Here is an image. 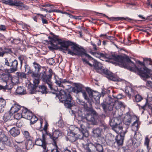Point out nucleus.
Listing matches in <instances>:
<instances>
[{
    "label": "nucleus",
    "mask_w": 152,
    "mask_h": 152,
    "mask_svg": "<svg viewBox=\"0 0 152 152\" xmlns=\"http://www.w3.org/2000/svg\"><path fill=\"white\" fill-rule=\"evenodd\" d=\"M14 117L15 118L17 119H20L21 118L23 117V116H22V113H19L15 114L14 115Z\"/></svg>",
    "instance_id": "864d4df0"
},
{
    "label": "nucleus",
    "mask_w": 152,
    "mask_h": 152,
    "mask_svg": "<svg viewBox=\"0 0 152 152\" xmlns=\"http://www.w3.org/2000/svg\"><path fill=\"white\" fill-rule=\"evenodd\" d=\"M42 139L40 138L37 139L35 141V145L40 146H42L43 149L45 150L46 149V143L45 141L44 134H42Z\"/></svg>",
    "instance_id": "4468645a"
},
{
    "label": "nucleus",
    "mask_w": 152,
    "mask_h": 152,
    "mask_svg": "<svg viewBox=\"0 0 152 152\" xmlns=\"http://www.w3.org/2000/svg\"><path fill=\"white\" fill-rule=\"evenodd\" d=\"M50 44L51 47H49V49L52 48L57 49L59 48L67 51L68 54L72 56H80L84 64H87L91 66H92V65L87 61L86 58H87L88 59H91L92 58L86 53L84 50L80 49L77 45H74L72 42L62 41L58 38L53 39Z\"/></svg>",
    "instance_id": "f257e3e1"
},
{
    "label": "nucleus",
    "mask_w": 152,
    "mask_h": 152,
    "mask_svg": "<svg viewBox=\"0 0 152 152\" xmlns=\"http://www.w3.org/2000/svg\"><path fill=\"white\" fill-rule=\"evenodd\" d=\"M82 92V93L84 99L86 100H88L89 98L86 94V92L85 91H83Z\"/></svg>",
    "instance_id": "6e6d98bb"
},
{
    "label": "nucleus",
    "mask_w": 152,
    "mask_h": 152,
    "mask_svg": "<svg viewBox=\"0 0 152 152\" xmlns=\"http://www.w3.org/2000/svg\"><path fill=\"white\" fill-rule=\"evenodd\" d=\"M133 117L128 113H126L124 117V122L125 124L129 125L133 121Z\"/></svg>",
    "instance_id": "a211bd4d"
},
{
    "label": "nucleus",
    "mask_w": 152,
    "mask_h": 152,
    "mask_svg": "<svg viewBox=\"0 0 152 152\" xmlns=\"http://www.w3.org/2000/svg\"><path fill=\"white\" fill-rule=\"evenodd\" d=\"M58 92L56 96L58 97L60 102L64 103L66 108L71 109L74 104L72 101V98L70 93L66 92L62 89L60 90Z\"/></svg>",
    "instance_id": "20e7f679"
},
{
    "label": "nucleus",
    "mask_w": 152,
    "mask_h": 152,
    "mask_svg": "<svg viewBox=\"0 0 152 152\" xmlns=\"http://www.w3.org/2000/svg\"><path fill=\"white\" fill-rule=\"evenodd\" d=\"M103 73L106 75V77L109 79L114 81H119L118 77L115 75L112 72L107 69H104L103 70Z\"/></svg>",
    "instance_id": "f8f14e48"
},
{
    "label": "nucleus",
    "mask_w": 152,
    "mask_h": 152,
    "mask_svg": "<svg viewBox=\"0 0 152 152\" xmlns=\"http://www.w3.org/2000/svg\"><path fill=\"white\" fill-rule=\"evenodd\" d=\"M16 93L19 95H23L26 93V91L23 87H18L16 90Z\"/></svg>",
    "instance_id": "7c9ffc66"
},
{
    "label": "nucleus",
    "mask_w": 152,
    "mask_h": 152,
    "mask_svg": "<svg viewBox=\"0 0 152 152\" xmlns=\"http://www.w3.org/2000/svg\"><path fill=\"white\" fill-rule=\"evenodd\" d=\"M46 134L53 141V145L57 147L56 140L59 136L61 135V132L59 130L57 129L54 131L52 133L46 132Z\"/></svg>",
    "instance_id": "9d476101"
},
{
    "label": "nucleus",
    "mask_w": 152,
    "mask_h": 152,
    "mask_svg": "<svg viewBox=\"0 0 152 152\" xmlns=\"http://www.w3.org/2000/svg\"><path fill=\"white\" fill-rule=\"evenodd\" d=\"M126 132H124L123 133L118 134L115 138V142L118 146H122L123 145L124 137Z\"/></svg>",
    "instance_id": "ddd939ff"
},
{
    "label": "nucleus",
    "mask_w": 152,
    "mask_h": 152,
    "mask_svg": "<svg viewBox=\"0 0 152 152\" xmlns=\"http://www.w3.org/2000/svg\"><path fill=\"white\" fill-rule=\"evenodd\" d=\"M75 87L72 88V91L78 94L80 92H82L83 86L80 83H75Z\"/></svg>",
    "instance_id": "6ab92c4d"
},
{
    "label": "nucleus",
    "mask_w": 152,
    "mask_h": 152,
    "mask_svg": "<svg viewBox=\"0 0 152 152\" xmlns=\"http://www.w3.org/2000/svg\"><path fill=\"white\" fill-rule=\"evenodd\" d=\"M58 126L60 127H62L64 125L63 121L61 120H59L58 123Z\"/></svg>",
    "instance_id": "5fc2aeb1"
},
{
    "label": "nucleus",
    "mask_w": 152,
    "mask_h": 152,
    "mask_svg": "<svg viewBox=\"0 0 152 152\" xmlns=\"http://www.w3.org/2000/svg\"><path fill=\"white\" fill-rule=\"evenodd\" d=\"M61 80V81L63 85H64L65 86H68V85H67V84L68 85L69 84H71L70 82L69 81L67 80L66 79Z\"/></svg>",
    "instance_id": "603ef678"
},
{
    "label": "nucleus",
    "mask_w": 152,
    "mask_h": 152,
    "mask_svg": "<svg viewBox=\"0 0 152 152\" xmlns=\"http://www.w3.org/2000/svg\"><path fill=\"white\" fill-rule=\"evenodd\" d=\"M86 91L89 94V97L90 98L93 97L94 91L89 88H87L86 89Z\"/></svg>",
    "instance_id": "de8ad7c7"
},
{
    "label": "nucleus",
    "mask_w": 152,
    "mask_h": 152,
    "mask_svg": "<svg viewBox=\"0 0 152 152\" xmlns=\"http://www.w3.org/2000/svg\"><path fill=\"white\" fill-rule=\"evenodd\" d=\"M92 97L94 98L97 102H98L99 101L100 96L98 92L94 91Z\"/></svg>",
    "instance_id": "c9c22d12"
},
{
    "label": "nucleus",
    "mask_w": 152,
    "mask_h": 152,
    "mask_svg": "<svg viewBox=\"0 0 152 152\" xmlns=\"http://www.w3.org/2000/svg\"><path fill=\"white\" fill-rule=\"evenodd\" d=\"M3 49V51L4 54L11 53L12 52L11 49L8 47H4Z\"/></svg>",
    "instance_id": "a19ab883"
},
{
    "label": "nucleus",
    "mask_w": 152,
    "mask_h": 152,
    "mask_svg": "<svg viewBox=\"0 0 152 152\" xmlns=\"http://www.w3.org/2000/svg\"><path fill=\"white\" fill-rule=\"evenodd\" d=\"M48 62L49 64L53 65L55 61L53 58H51L48 59Z\"/></svg>",
    "instance_id": "4d7b16f0"
},
{
    "label": "nucleus",
    "mask_w": 152,
    "mask_h": 152,
    "mask_svg": "<svg viewBox=\"0 0 152 152\" xmlns=\"http://www.w3.org/2000/svg\"><path fill=\"white\" fill-rule=\"evenodd\" d=\"M4 3L11 6H15L20 10H27L29 7L24 4L20 0H6Z\"/></svg>",
    "instance_id": "0eeeda50"
},
{
    "label": "nucleus",
    "mask_w": 152,
    "mask_h": 152,
    "mask_svg": "<svg viewBox=\"0 0 152 152\" xmlns=\"http://www.w3.org/2000/svg\"><path fill=\"white\" fill-rule=\"evenodd\" d=\"M92 54L95 56L99 57H102L104 58H106L107 57V55L105 53H92Z\"/></svg>",
    "instance_id": "72a5a7b5"
},
{
    "label": "nucleus",
    "mask_w": 152,
    "mask_h": 152,
    "mask_svg": "<svg viewBox=\"0 0 152 152\" xmlns=\"http://www.w3.org/2000/svg\"><path fill=\"white\" fill-rule=\"evenodd\" d=\"M12 88V85H10V87L7 84L6 86H3L0 85V90L1 89H10Z\"/></svg>",
    "instance_id": "a18cd8bd"
},
{
    "label": "nucleus",
    "mask_w": 152,
    "mask_h": 152,
    "mask_svg": "<svg viewBox=\"0 0 152 152\" xmlns=\"http://www.w3.org/2000/svg\"><path fill=\"white\" fill-rule=\"evenodd\" d=\"M11 118L10 114L9 113H6L3 116V119L4 122L10 120Z\"/></svg>",
    "instance_id": "f704fd0d"
},
{
    "label": "nucleus",
    "mask_w": 152,
    "mask_h": 152,
    "mask_svg": "<svg viewBox=\"0 0 152 152\" xmlns=\"http://www.w3.org/2000/svg\"><path fill=\"white\" fill-rule=\"evenodd\" d=\"M125 93L130 98L131 97H134L133 99L134 102H139L141 101L143 98L140 95L137 94V92L134 90L130 86H126L125 88Z\"/></svg>",
    "instance_id": "423d86ee"
},
{
    "label": "nucleus",
    "mask_w": 152,
    "mask_h": 152,
    "mask_svg": "<svg viewBox=\"0 0 152 152\" xmlns=\"http://www.w3.org/2000/svg\"><path fill=\"white\" fill-rule=\"evenodd\" d=\"M94 143H90L88 146L86 150L88 152H95V147Z\"/></svg>",
    "instance_id": "bb28decb"
},
{
    "label": "nucleus",
    "mask_w": 152,
    "mask_h": 152,
    "mask_svg": "<svg viewBox=\"0 0 152 152\" xmlns=\"http://www.w3.org/2000/svg\"><path fill=\"white\" fill-rule=\"evenodd\" d=\"M55 83L59 87H61L63 88H65V86L64 85H63L61 81V80H56Z\"/></svg>",
    "instance_id": "79ce46f5"
},
{
    "label": "nucleus",
    "mask_w": 152,
    "mask_h": 152,
    "mask_svg": "<svg viewBox=\"0 0 152 152\" xmlns=\"http://www.w3.org/2000/svg\"><path fill=\"white\" fill-rule=\"evenodd\" d=\"M114 105L115 106L116 108H119L123 106V103L119 101H115Z\"/></svg>",
    "instance_id": "4c0bfd02"
},
{
    "label": "nucleus",
    "mask_w": 152,
    "mask_h": 152,
    "mask_svg": "<svg viewBox=\"0 0 152 152\" xmlns=\"http://www.w3.org/2000/svg\"><path fill=\"white\" fill-rule=\"evenodd\" d=\"M146 102L145 104L142 106H140L139 107V109H142L143 110L142 111V113H143L144 111L145 110L146 107V106H148V103H149L148 102L147 100L146 99Z\"/></svg>",
    "instance_id": "3c124183"
},
{
    "label": "nucleus",
    "mask_w": 152,
    "mask_h": 152,
    "mask_svg": "<svg viewBox=\"0 0 152 152\" xmlns=\"http://www.w3.org/2000/svg\"><path fill=\"white\" fill-rule=\"evenodd\" d=\"M18 59L20 61L21 66L22 65L23 63H24L25 64H27V58L25 56L23 55H21L18 57Z\"/></svg>",
    "instance_id": "c756f323"
},
{
    "label": "nucleus",
    "mask_w": 152,
    "mask_h": 152,
    "mask_svg": "<svg viewBox=\"0 0 152 152\" xmlns=\"http://www.w3.org/2000/svg\"><path fill=\"white\" fill-rule=\"evenodd\" d=\"M107 34H101L100 35V37H105L106 38H107V39H112L113 38V37H110L109 36L108 37H107Z\"/></svg>",
    "instance_id": "bf43d9fd"
},
{
    "label": "nucleus",
    "mask_w": 152,
    "mask_h": 152,
    "mask_svg": "<svg viewBox=\"0 0 152 152\" xmlns=\"http://www.w3.org/2000/svg\"><path fill=\"white\" fill-rule=\"evenodd\" d=\"M71 149L70 148L67 147L64 148V152H70Z\"/></svg>",
    "instance_id": "680f3d73"
},
{
    "label": "nucleus",
    "mask_w": 152,
    "mask_h": 152,
    "mask_svg": "<svg viewBox=\"0 0 152 152\" xmlns=\"http://www.w3.org/2000/svg\"><path fill=\"white\" fill-rule=\"evenodd\" d=\"M10 134L13 137H15L19 135L20 131L17 128L13 127L10 131Z\"/></svg>",
    "instance_id": "4be33fe9"
},
{
    "label": "nucleus",
    "mask_w": 152,
    "mask_h": 152,
    "mask_svg": "<svg viewBox=\"0 0 152 152\" xmlns=\"http://www.w3.org/2000/svg\"><path fill=\"white\" fill-rule=\"evenodd\" d=\"M18 63L16 60L11 58H5L4 61V65L10 67L9 71L10 73L14 72L18 70Z\"/></svg>",
    "instance_id": "1a4fd4ad"
},
{
    "label": "nucleus",
    "mask_w": 152,
    "mask_h": 152,
    "mask_svg": "<svg viewBox=\"0 0 152 152\" xmlns=\"http://www.w3.org/2000/svg\"><path fill=\"white\" fill-rule=\"evenodd\" d=\"M139 128V125L137 121H134L132 124V130L134 132V137H135V135L136 134V132L138 130Z\"/></svg>",
    "instance_id": "b1692460"
},
{
    "label": "nucleus",
    "mask_w": 152,
    "mask_h": 152,
    "mask_svg": "<svg viewBox=\"0 0 152 152\" xmlns=\"http://www.w3.org/2000/svg\"><path fill=\"white\" fill-rule=\"evenodd\" d=\"M107 104L106 102L102 103L101 104V106L105 112H106L107 110Z\"/></svg>",
    "instance_id": "8fccbe9b"
},
{
    "label": "nucleus",
    "mask_w": 152,
    "mask_h": 152,
    "mask_svg": "<svg viewBox=\"0 0 152 152\" xmlns=\"http://www.w3.org/2000/svg\"><path fill=\"white\" fill-rule=\"evenodd\" d=\"M21 106L17 104H14L11 107L10 110V113L12 114L17 113L20 110Z\"/></svg>",
    "instance_id": "412c9836"
},
{
    "label": "nucleus",
    "mask_w": 152,
    "mask_h": 152,
    "mask_svg": "<svg viewBox=\"0 0 152 152\" xmlns=\"http://www.w3.org/2000/svg\"><path fill=\"white\" fill-rule=\"evenodd\" d=\"M148 108L151 110L152 113V102L148 103Z\"/></svg>",
    "instance_id": "338daca9"
},
{
    "label": "nucleus",
    "mask_w": 152,
    "mask_h": 152,
    "mask_svg": "<svg viewBox=\"0 0 152 152\" xmlns=\"http://www.w3.org/2000/svg\"><path fill=\"white\" fill-rule=\"evenodd\" d=\"M16 77H12V76L9 74L5 75L3 76L2 78L3 80L7 84H8V82H9L10 83L11 82L13 84H15L16 82H15V79Z\"/></svg>",
    "instance_id": "2eb2a0df"
},
{
    "label": "nucleus",
    "mask_w": 152,
    "mask_h": 152,
    "mask_svg": "<svg viewBox=\"0 0 152 152\" xmlns=\"http://www.w3.org/2000/svg\"><path fill=\"white\" fill-rule=\"evenodd\" d=\"M111 59H113L115 61L117 62L121 67L126 68L131 71H134L137 70L139 75V70L142 68H138L136 65L128 57H125L118 55H112L111 57Z\"/></svg>",
    "instance_id": "f03ea898"
},
{
    "label": "nucleus",
    "mask_w": 152,
    "mask_h": 152,
    "mask_svg": "<svg viewBox=\"0 0 152 152\" xmlns=\"http://www.w3.org/2000/svg\"><path fill=\"white\" fill-rule=\"evenodd\" d=\"M34 145V144L33 143L32 141L31 140V139L28 140L26 146L27 149H31L33 147Z\"/></svg>",
    "instance_id": "37998d69"
},
{
    "label": "nucleus",
    "mask_w": 152,
    "mask_h": 152,
    "mask_svg": "<svg viewBox=\"0 0 152 152\" xmlns=\"http://www.w3.org/2000/svg\"><path fill=\"white\" fill-rule=\"evenodd\" d=\"M16 74L19 78L21 79L26 78V74L23 72H17L16 73Z\"/></svg>",
    "instance_id": "ea45409f"
},
{
    "label": "nucleus",
    "mask_w": 152,
    "mask_h": 152,
    "mask_svg": "<svg viewBox=\"0 0 152 152\" xmlns=\"http://www.w3.org/2000/svg\"><path fill=\"white\" fill-rule=\"evenodd\" d=\"M39 72H37L35 71L34 72L32 73V77H37L39 76Z\"/></svg>",
    "instance_id": "13d9d810"
},
{
    "label": "nucleus",
    "mask_w": 152,
    "mask_h": 152,
    "mask_svg": "<svg viewBox=\"0 0 152 152\" xmlns=\"http://www.w3.org/2000/svg\"><path fill=\"white\" fill-rule=\"evenodd\" d=\"M95 150L98 152H104L102 146L97 142H95Z\"/></svg>",
    "instance_id": "c85d7f7f"
},
{
    "label": "nucleus",
    "mask_w": 152,
    "mask_h": 152,
    "mask_svg": "<svg viewBox=\"0 0 152 152\" xmlns=\"http://www.w3.org/2000/svg\"><path fill=\"white\" fill-rule=\"evenodd\" d=\"M81 126L83 130L80 131L78 134H77L76 135L77 139H79L81 140H85L87 141L88 139L87 137L89 136V134L88 131L84 130V128H86L87 127L84 124H82L81 125Z\"/></svg>",
    "instance_id": "9b49d317"
},
{
    "label": "nucleus",
    "mask_w": 152,
    "mask_h": 152,
    "mask_svg": "<svg viewBox=\"0 0 152 152\" xmlns=\"http://www.w3.org/2000/svg\"><path fill=\"white\" fill-rule=\"evenodd\" d=\"M118 119L117 118L113 117L110 118V126L112 127V128L116 125L118 123H117L116 121H117Z\"/></svg>",
    "instance_id": "473e14b6"
},
{
    "label": "nucleus",
    "mask_w": 152,
    "mask_h": 152,
    "mask_svg": "<svg viewBox=\"0 0 152 152\" xmlns=\"http://www.w3.org/2000/svg\"><path fill=\"white\" fill-rule=\"evenodd\" d=\"M21 110L23 118L28 120L31 118L33 114L31 112L28 110L27 109L24 108H23Z\"/></svg>",
    "instance_id": "f3484780"
},
{
    "label": "nucleus",
    "mask_w": 152,
    "mask_h": 152,
    "mask_svg": "<svg viewBox=\"0 0 152 152\" xmlns=\"http://www.w3.org/2000/svg\"><path fill=\"white\" fill-rule=\"evenodd\" d=\"M24 137L28 140L31 139V137L29 132L27 131H25L23 133Z\"/></svg>",
    "instance_id": "49530a36"
},
{
    "label": "nucleus",
    "mask_w": 152,
    "mask_h": 152,
    "mask_svg": "<svg viewBox=\"0 0 152 152\" xmlns=\"http://www.w3.org/2000/svg\"><path fill=\"white\" fill-rule=\"evenodd\" d=\"M6 104V101L2 98H0V111L2 112L4 110V108Z\"/></svg>",
    "instance_id": "cd10ccee"
},
{
    "label": "nucleus",
    "mask_w": 152,
    "mask_h": 152,
    "mask_svg": "<svg viewBox=\"0 0 152 152\" xmlns=\"http://www.w3.org/2000/svg\"><path fill=\"white\" fill-rule=\"evenodd\" d=\"M102 129L99 128H94L92 130V135L95 137H100L102 135Z\"/></svg>",
    "instance_id": "aec40b11"
},
{
    "label": "nucleus",
    "mask_w": 152,
    "mask_h": 152,
    "mask_svg": "<svg viewBox=\"0 0 152 152\" xmlns=\"http://www.w3.org/2000/svg\"><path fill=\"white\" fill-rule=\"evenodd\" d=\"M48 72L49 74L48 75H47L46 71L43 72L41 75L42 79L44 82L46 83L48 85L49 88L51 90H53L56 91L58 90V88L57 87L53 88L51 81L52 76L53 74L52 70L50 68L49 69Z\"/></svg>",
    "instance_id": "39448f33"
},
{
    "label": "nucleus",
    "mask_w": 152,
    "mask_h": 152,
    "mask_svg": "<svg viewBox=\"0 0 152 152\" xmlns=\"http://www.w3.org/2000/svg\"><path fill=\"white\" fill-rule=\"evenodd\" d=\"M39 83V80L38 78L35 79L33 80L34 87L35 89V88L38 87L37 85Z\"/></svg>",
    "instance_id": "09e8293b"
},
{
    "label": "nucleus",
    "mask_w": 152,
    "mask_h": 152,
    "mask_svg": "<svg viewBox=\"0 0 152 152\" xmlns=\"http://www.w3.org/2000/svg\"><path fill=\"white\" fill-rule=\"evenodd\" d=\"M55 146L56 148L51 150V151H50V152H59L57 149L58 148V146H57V147H56V145Z\"/></svg>",
    "instance_id": "774afa93"
},
{
    "label": "nucleus",
    "mask_w": 152,
    "mask_h": 152,
    "mask_svg": "<svg viewBox=\"0 0 152 152\" xmlns=\"http://www.w3.org/2000/svg\"><path fill=\"white\" fill-rule=\"evenodd\" d=\"M47 88L45 86L42 85L36 87L35 90L41 93L42 94H44L47 93Z\"/></svg>",
    "instance_id": "393cba45"
},
{
    "label": "nucleus",
    "mask_w": 152,
    "mask_h": 152,
    "mask_svg": "<svg viewBox=\"0 0 152 152\" xmlns=\"http://www.w3.org/2000/svg\"><path fill=\"white\" fill-rule=\"evenodd\" d=\"M42 23L43 24H47L48 22L47 20L44 19L43 18H41Z\"/></svg>",
    "instance_id": "69168bd1"
},
{
    "label": "nucleus",
    "mask_w": 152,
    "mask_h": 152,
    "mask_svg": "<svg viewBox=\"0 0 152 152\" xmlns=\"http://www.w3.org/2000/svg\"><path fill=\"white\" fill-rule=\"evenodd\" d=\"M77 102L79 104L83 106L85 108L88 110L85 114V118L86 120L93 125H97L99 117V115L98 113L95 110L89 108L84 101L79 99H78Z\"/></svg>",
    "instance_id": "7ed1b4c3"
},
{
    "label": "nucleus",
    "mask_w": 152,
    "mask_h": 152,
    "mask_svg": "<svg viewBox=\"0 0 152 152\" xmlns=\"http://www.w3.org/2000/svg\"><path fill=\"white\" fill-rule=\"evenodd\" d=\"M98 13L99 14H100L102 15V16H104L106 17L108 19L110 20L111 21H118L119 20H121L122 19H124L125 20H126L129 22H130V21L133 20L132 19L128 17H126V18H124V17H111L109 18L108 16H106L105 15L102 13Z\"/></svg>",
    "instance_id": "dca6fc26"
},
{
    "label": "nucleus",
    "mask_w": 152,
    "mask_h": 152,
    "mask_svg": "<svg viewBox=\"0 0 152 152\" xmlns=\"http://www.w3.org/2000/svg\"><path fill=\"white\" fill-rule=\"evenodd\" d=\"M77 134H75L72 132H71L68 135L67 138L72 142H75L77 139L76 136Z\"/></svg>",
    "instance_id": "a878e982"
},
{
    "label": "nucleus",
    "mask_w": 152,
    "mask_h": 152,
    "mask_svg": "<svg viewBox=\"0 0 152 152\" xmlns=\"http://www.w3.org/2000/svg\"><path fill=\"white\" fill-rule=\"evenodd\" d=\"M15 149L16 151L17 152H21V149L20 147H18L17 145H15Z\"/></svg>",
    "instance_id": "0e129e2a"
},
{
    "label": "nucleus",
    "mask_w": 152,
    "mask_h": 152,
    "mask_svg": "<svg viewBox=\"0 0 152 152\" xmlns=\"http://www.w3.org/2000/svg\"><path fill=\"white\" fill-rule=\"evenodd\" d=\"M31 118L29 120H30L31 123V124H34L38 120L37 117L35 115H33V114H32Z\"/></svg>",
    "instance_id": "58836bf2"
},
{
    "label": "nucleus",
    "mask_w": 152,
    "mask_h": 152,
    "mask_svg": "<svg viewBox=\"0 0 152 152\" xmlns=\"http://www.w3.org/2000/svg\"><path fill=\"white\" fill-rule=\"evenodd\" d=\"M123 128L122 126L118 124L112 128V129L117 133L121 134L123 133L122 132Z\"/></svg>",
    "instance_id": "5701e85b"
},
{
    "label": "nucleus",
    "mask_w": 152,
    "mask_h": 152,
    "mask_svg": "<svg viewBox=\"0 0 152 152\" xmlns=\"http://www.w3.org/2000/svg\"><path fill=\"white\" fill-rule=\"evenodd\" d=\"M4 55L3 48H0V57H3Z\"/></svg>",
    "instance_id": "e2e57ef3"
},
{
    "label": "nucleus",
    "mask_w": 152,
    "mask_h": 152,
    "mask_svg": "<svg viewBox=\"0 0 152 152\" xmlns=\"http://www.w3.org/2000/svg\"><path fill=\"white\" fill-rule=\"evenodd\" d=\"M150 140L148 138V136H146L145 138L144 144V145L146 146L147 152H149L150 150L151 149V148L149 146V143Z\"/></svg>",
    "instance_id": "2f4dec72"
},
{
    "label": "nucleus",
    "mask_w": 152,
    "mask_h": 152,
    "mask_svg": "<svg viewBox=\"0 0 152 152\" xmlns=\"http://www.w3.org/2000/svg\"><path fill=\"white\" fill-rule=\"evenodd\" d=\"M18 40L17 39H14L13 38H11L10 39V41L12 43H16V41Z\"/></svg>",
    "instance_id": "052dcab7"
},
{
    "label": "nucleus",
    "mask_w": 152,
    "mask_h": 152,
    "mask_svg": "<svg viewBox=\"0 0 152 152\" xmlns=\"http://www.w3.org/2000/svg\"><path fill=\"white\" fill-rule=\"evenodd\" d=\"M139 75L144 78H151L152 80V73H149L150 71L147 68H142L139 70ZM146 86L148 87L152 88V81L147 80L146 81Z\"/></svg>",
    "instance_id": "6e6552de"
},
{
    "label": "nucleus",
    "mask_w": 152,
    "mask_h": 152,
    "mask_svg": "<svg viewBox=\"0 0 152 152\" xmlns=\"http://www.w3.org/2000/svg\"><path fill=\"white\" fill-rule=\"evenodd\" d=\"M94 67L96 69L100 70L102 67V64L101 63L96 62L94 64Z\"/></svg>",
    "instance_id": "c03bdc74"
},
{
    "label": "nucleus",
    "mask_w": 152,
    "mask_h": 152,
    "mask_svg": "<svg viewBox=\"0 0 152 152\" xmlns=\"http://www.w3.org/2000/svg\"><path fill=\"white\" fill-rule=\"evenodd\" d=\"M33 66L35 69V71L37 72H39V70L41 68V66L38 64L36 62L33 63Z\"/></svg>",
    "instance_id": "e433bc0d"
}]
</instances>
